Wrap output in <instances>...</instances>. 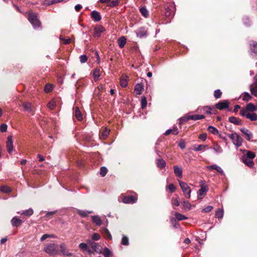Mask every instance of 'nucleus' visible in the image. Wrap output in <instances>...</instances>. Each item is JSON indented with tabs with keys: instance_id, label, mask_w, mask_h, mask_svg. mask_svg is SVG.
<instances>
[{
	"instance_id": "obj_1",
	"label": "nucleus",
	"mask_w": 257,
	"mask_h": 257,
	"mask_svg": "<svg viewBox=\"0 0 257 257\" xmlns=\"http://www.w3.org/2000/svg\"><path fill=\"white\" fill-rule=\"evenodd\" d=\"M256 110L257 106L252 103H249L245 107L241 109L239 113L241 116L246 117L251 121H254L257 119V115L253 113Z\"/></svg>"
},
{
	"instance_id": "obj_2",
	"label": "nucleus",
	"mask_w": 257,
	"mask_h": 257,
	"mask_svg": "<svg viewBox=\"0 0 257 257\" xmlns=\"http://www.w3.org/2000/svg\"><path fill=\"white\" fill-rule=\"evenodd\" d=\"M58 246L55 243H49L44 248V251L50 255L55 256L59 254Z\"/></svg>"
},
{
	"instance_id": "obj_3",
	"label": "nucleus",
	"mask_w": 257,
	"mask_h": 257,
	"mask_svg": "<svg viewBox=\"0 0 257 257\" xmlns=\"http://www.w3.org/2000/svg\"><path fill=\"white\" fill-rule=\"evenodd\" d=\"M179 185L186 198H190L191 197V190L187 183L181 180H178Z\"/></svg>"
},
{
	"instance_id": "obj_4",
	"label": "nucleus",
	"mask_w": 257,
	"mask_h": 257,
	"mask_svg": "<svg viewBox=\"0 0 257 257\" xmlns=\"http://www.w3.org/2000/svg\"><path fill=\"white\" fill-rule=\"evenodd\" d=\"M228 137L232 140L234 145L237 147L241 146L243 140L237 133L228 134Z\"/></svg>"
},
{
	"instance_id": "obj_5",
	"label": "nucleus",
	"mask_w": 257,
	"mask_h": 257,
	"mask_svg": "<svg viewBox=\"0 0 257 257\" xmlns=\"http://www.w3.org/2000/svg\"><path fill=\"white\" fill-rule=\"evenodd\" d=\"M29 21L35 29L40 26V22L38 20L37 16L35 13H31L29 14Z\"/></svg>"
},
{
	"instance_id": "obj_6",
	"label": "nucleus",
	"mask_w": 257,
	"mask_h": 257,
	"mask_svg": "<svg viewBox=\"0 0 257 257\" xmlns=\"http://www.w3.org/2000/svg\"><path fill=\"white\" fill-rule=\"evenodd\" d=\"M60 251L64 256H71L73 255V253L70 252L67 245L64 243H61L59 245Z\"/></svg>"
},
{
	"instance_id": "obj_7",
	"label": "nucleus",
	"mask_w": 257,
	"mask_h": 257,
	"mask_svg": "<svg viewBox=\"0 0 257 257\" xmlns=\"http://www.w3.org/2000/svg\"><path fill=\"white\" fill-rule=\"evenodd\" d=\"M137 198L133 196H121L118 198L119 202L122 201L124 203H134L137 201Z\"/></svg>"
},
{
	"instance_id": "obj_8",
	"label": "nucleus",
	"mask_w": 257,
	"mask_h": 257,
	"mask_svg": "<svg viewBox=\"0 0 257 257\" xmlns=\"http://www.w3.org/2000/svg\"><path fill=\"white\" fill-rule=\"evenodd\" d=\"M205 169L208 171H212L214 170L217 172L219 173L221 175H224V172L222 168L216 164H213L210 166H206Z\"/></svg>"
},
{
	"instance_id": "obj_9",
	"label": "nucleus",
	"mask_w": 257,
	"mask_h": 257,
	"mask_svg": "<svg viewBox=\"0 0 257 257\" xmlns=\"http://www.w3.org/2000/svg\"><path fill=\"white\" fill-rule=\"evenodd\" d=\"M205 117L204 115H198V114H195V115H188L186 116V117H182L180 118V120H184L185 121L192 119L194 120H197L203 119Z\"/></svg>"
},
{
	"instance_id": "obj_10",
	"label": "nucleus",
	"mask_w": 257,
	"mask_h": 257,
	"mask_svg": "<svg viewBox=\"0 0 257 257\" xmlns=\"http://www.w3.org/2000/svg\"><path fill=\"white\" fill-rule=\"evenodd\" d=\"M7 149L9 154H11L14 149L13 139L11 136L8 137L7 141L6 143Z\"/></svg>"
},
{
	"instance_id": "obj_11",
	"label": "nucleus",
	"mask_w": 257,
	"mask_h": 257,
	"mask_svg": "<svg viewBox=\"0 0 257 257\" xmlns=\"http://www.w3.org/2000/svg\"><path fill=\"white\" fill-rule=\"evenodd\" d=\"M93 36L94 37H100L101 34L104 31V28L101 25H96L94 28Z\"/></svg>"
},
{
	"instance_id": "obj_12",
	"label": "nucleus",
	"mask_w": 257,
	"mask_h": 257,
	"mask_svg": "<svg viewBox=\"0 0 257 257\" xmlns=\"http://www.w3.org/2000/svg\"><path fill=\"white\" fill-rule=\"evenodd\" d=\"M228 105L229 102L227 100H225L217 103L215 105V107L219 110H222L227 108L228 107Z\"/></svg>"
},
{
	"instance_id": "obj_13",
	"label": "nucleus",
	"mask_w": 257,
	"mask_h": 257,
	"mask_svg": "<svg viewBox=\"0 0 257 257\" xmlns=\"http://www.w3.org/2000/svg\"><path fill=\"white\" fill-rule=\"evenodd\" d=\"M249 53L251 55L257 53V42L251 41L249 43Z\"/></svg>"
},
{
	"instance_id": "obj_14",
	"label": "nucleus",
	"mask_w": 257,
	"mask_h": 257,
	"mask_svg": "<svg viewBox=\"0 0 257 257\" xmlns=\"http://www.w3.org/2000/svg\"><path fill=\"white\" fill-rule=\"evenodd\" d=\"M240 131L245 136L247 140L249 141L252 137V134L248 129L243 127L241 128Z\"/></svg>"
},
{
	"instance_id": "obj_15",
	"label": "nucleus",
	"mask_w": 257,
	"mask_h": 257,
	"mask_svg": "<svg viewBox=\"0 0 257 257\" xmlns=\"http://www.w3.org/2000/svg\"><path fill=\"white\" fill-rule=\"evenodd\" d=\"M68 0H45L43 2V5L45 6H50L56 3L61 2H67Z\"/></svg>"
},
{
	"instance_id": "obj_16",
	"label": "nucleus",
	"mask_w": 257,
	"mask_h": 257,
	"mask_svg": "<svg viewBox=\"0 0 257 257\" xmlns=\"http://www.w3.org/2000/svg\"><path fill=\"white\" fill-rule=\"evenodd\" d=\"M91 16L95 22H99L101 19L100 13L96 11L91 12Z\"/></svg>"
},
{
	"instance_id": "obj_17",
	"label": "nucleus",
	"mask_w": 257,
	"mask_h": 257,
	"mask_svg": "<svg viewBox=\"0 0 257 257\" xmlns=\"http://www.w3.org/2000/svg\"><path fill=\"white\" fill-rule=\"evenodd\" d=\"M143 89V85L140 83H137L135 86L134 92L136 94L140 95L142 93Z\"/></svg>"
},
{
	"instance_id": "obj_18",
	"label": "nucleus",
	"mask_w": 257,
	"mask_h": 257,
	"mask_svg": "<svg viewBox=\"0 0 257 257\" xmlns=\"http://www.w3.org/2000/svg\"><path fill=\"white\" fill-rule=\"evenodd\" d=\"M147 31L144 28H140L138 30L137 32V37L141 38L144 37H146L147 36Z\"/></svg>"
},
{
	"instance_id": "obj_19",
	"label": "nucleus",
	"mask_w": 257,
	"mask_h": 257,
	"mask_svg": "<svg viewBox=\"0 0 257 257\" xmlns=\"http://www.w3.org/2000/svg\"><path fill=\"white\" fill-rule=\"evenodd\" d=\"M22 222V220L17 217H14L11 220V223L13 226L18 227L19 226Z\"/></svg>"
},
{
	"instance_id": "obj_20",
	"label": "nucleus",
	"mask_w": 257,
	"mask_h": 257,
	"mask_svg": "<svg viewBox=\"0 0 257 257\" xmlns=\"http://www.w3.org/2000/svg\"><path fill=\"white\" fill-rule=\"evenodd\" d=\"M22 105L26 111L32 112L33 111V107L31 103L29 102H24Z\"/></svg>"
},
{
	"instance_id": "obj_21",
	"label": "nucleus",
	"mask_w": 257,
	"mask_h": 257,
	"mask_svg": "<svg viewBox=\"0 0 257 257\" xmlns=\"http://www.w3.org/2000/svg\"><path fill=\"white\" fill-rule=\"evenodd\" d=\"M174 173L177 177L181 178L182 177V169L181 168L177 166H174Z\"/></svg>"
},
{
	"instance_id": "obj_22",
	"label": "nucleus",
	"mask_w": 257,
	"mask_h": 257,
	"mask_svg": "<svg viewBox=\"0 0 257 257\" xmlns=\"http://www.w3.org/2000/svg\"><path fill=\"white\" fill-rule=\"evenodd\" d=\"M241 97L242 100L246 102L249 101L252 99V96L247 92H243L241 95Z\"/></svg>"
},
{
	"instance_id": "obj_23",
	"label": "nucleus",
	"mask_w": 257,
	"mask_h": 257,
	"mask_svg": "<svg viewBox=\"0 0 257 257\" xmlns=\"http://www.w3.org/2000/svg\"><path fill=\"white\" fill-rule=\"evenodd\" d=\"M120 84L121 87H125L127 85V76L126 75L122 76L120 78Z\"/></svg>"
},
{
	"instance_id": "obj_24",
	"label": "nucleus",
	"mask_w": 257,
	"mask_h": 257,
	"mask_svg": "<svg viewBox=\"0 0 257 257\" xmlns=\"http://www.w3.org/2000/svg\"><path fill=\"white\" fill-rule=\"evenodd\" d=\"M92 220L93 222L97 226H100L102 223V220L99 216H92Z\"/></svg>"
},
{
	"instance_id": "obj_25",
	"label": "nucleus",
	"mask_w": 257,
	"mask_h": 257,
	"mask_svg": "<svg viewBox=\"0 0 257 257\" xmlns=\"http://www.w3.org/2000/svg\"><path fill=\"white\" fill-rule=\"evenodd\" d=\"M89 244H90L91 247L96 252H99L100 251V246L96 242H92L90 240L88 241Z\"/></svg>"
},
{
	"instance_id": "obj_26",
	"label": "nucleus",
	"mask_w": 257,
	"mask_h": 257,
	"mask_svg": "<svg viewBox=\"0 0 257 257\" xmlns=\"http://www.w3.org/2000/svg\"><path fill=\"white\" fill-rule=\"evenodd\" d=\"M75 116L77 119L79 121L82 120V115L78 107H76L75 110Z\"/></svg>"
},
{
	"instance_id": "obj_27",
	"label": "nucleus",
	"mask_w": 257,
	"mask_h": 257,
	"mask_svg": "<svg viewBox=\"0 0 257 257\" xmlns=\"http://www.w3.org/2000/svg\"><path fill=\"white\" fill-rule=\"evenodd\" d=\"M208 190V188L206 186H201V188L198 191V196H202Z\"/></svg>"
},
{
	"instance_id": "obj_28",
	"label": "nucleus",
	"mask_w": 257,
	"mask_h": 257,
	"mask_svg": "<svg viewBox=\"0 0 257 257\" xmlns=\"http://www.w3.org/2000/svg\"><path fill=\"white\" fill-rule=\"evenodd\" d=\"M243 162L248 167H252L253 165V162L250 159L247 158V157H243Z\"/></svg>"
},
{
	"instance_id": "obj_29",
	"label": "nucleus",
	"mask_w": 257,
	"mask_h": 257,
	"mask_svg": "<svg viewBox=\"0 0 257 257\" xmlns=\"http://www.w3.org/2000/svg\"><path fill=\"white\" fill-rule=\"evenodd\" d=\"M251 93L254 96H257V85L251 84L249 87Z\"/></svg>"
},
{
	"instance_id": "obj_30",
	"label": "nucleus",
	"mask_w": 257,
	"mask_h": 257,
	"mask_svg": "<svg viewBox=\"0 0 257 257\" xmlns=\"http://www.w3.org/2000/svg\"><path fill=\"white\" fill-rule=\"evenodd\" d=\"M156 163H157L158 167L161 169L164 168L166 166L165 161L163 159H159L157 160Z\"/></svg>"
},
{
	"instance_id": "obj_31",
	"label": "nucleus",
	"mask_w": 257,
	"mask_h": 257,
	"mask_svg": "<svg viewBox=\"0 0 257 257\" xmlns=\"http://www.w3.org/2000/svg\"><path fill=\"white\" fill-rule=\"evenodd\" d=\"M170 134H173V135H176L178 134V128L177 127H175L172 129H169L166 131L165 133V135H168Z\"/></svg>"
},
{
	"instance_id": "obj_32",
	"label": "nucleus",
	"mask_w": 257,
	"mask_h": 257,
	"mask_svg": "<svg viewBox=\"0 0 257 257\" xmlns=\"http://www.w3.org/2000/svg\"><path fill=\"white\" fill-rule=\"evenodd\" d=\"M118 46L120 48H123L126 44V39L124 37H121L118 40Z\"/></svg>"
},
{
	"instance_id": "obj_33",
	"label": "nucleus",
	"mask_w": 257,
	"mask_h": 257,
	"mask_svg": "<svg viewBox=\"0 0 257 257\" xmlns=\"http://www.w3.org/2000/svg\"><path fill=\"white\" fill-rule=\"evenodd\" d=\"M229 120L230 122L235 124L239 125L241 124V121L238 118L234 116L229 117Z\"/></svg>"
},
{
	"instance_id": "obj_34",
	"label": "nucleus",
	"mask_w": 257,
	"mask_h": 257,
	"mask_svg": "<svg viewBox=\"0 0 257 257\" xmlns=\"http://www.w3.org/2000/svg\"><path fill=\"white\" fill-rule=\"evenodd\" d=\"M57 101L56 99H52L48 103V107L51 110H53L55 108L56 105Z\"/></svg>"
},
{
	"instance_id": "obj_35",
	"label": "nucleus",
	"mask_w": 257,
	"mask_h": 257,
	"mask_svg": "<svg viewBox=\"0 0 257 257\" xmlns=\"http://www.w3.org/2000/svg\"><path fill=\"white\" fill-rule=\"evenodd\" d=\"M223 214L224 211L222 208L218 209L215 212V216L218 218H222Z\"/></svg>"
},
{
	"instance_id": "obj_36",
	"label": "nucleus",
	"mask_w": 257,
	"mask_h": 257,
	"mask_svg": "<svg viewBox=\"0 0 257 257\" xmlns=\"http://www.w3.org/2000/svg\"><path fill=\"white\" fill-rule=\"evenodd\" d=\"M33 210L32 208H29L28 210L23 211L21 213V214L25 216H31L33 214Z\"/></svg>"
},
{
	"instance_id": "obj_37",
	"label": "nucleus",
	"mask_w": 257,
	"mask_h": 257,
	"mask_svg": "<svg viewBox=\"0 0 257 257\" xmlns=\"http://www.w3.org/2000/svg\"><path fill=\"white\" fill-rule=\"evenodd\" d=\"M175 216L176 218L177 219V220L179 221L185 220V219H187V217H186L184 215H183L181 213H178V212H176L175 213Z\"/></svg>"
},
{
	"instance_id": "obj_38",
	"label": "nucleus",
	"mask_w": 257,
	"mask_h": 257,
	"mask_svg": "<svg viewBox=\"0 0 257 257\" xmlns=\"http://www.w3.org/2000/svg\"><path fill=\"white\" fill-rule=\"evenodd\" d=\"M207 130L210 133H212L213 135H217L218 134V131L216 128L212 126H209L208 127Z\"/></svg>"
},
{
	"instance_id": "obj_39",
	"label": "nucleus",
	"mask_w": 257,
	"mask_h": 257,
	"mask_svg": "<svg viewBox=\"0 0 257 257\" xmlns=\"http://www.w3.org/2000/svg\"><path fill=\"white\" fill-rule=\"evenodd\" d=\"M140 11L143 16L147 18L149 16V12L145 7H142Z\"/></svg>"
},
{
	"instance_id": "obj_40",
	"label": "nucleus",
	"mask_w": 257,
	"mask_h": 257,
	"mask_svg": "<svg viewBox=\"0 0 257 257\" xmlns=\"http://www.w3.org/2000/svg\"><path fill=\"white\" fill-rule=\"evenodd\" d=\"M110 130L105 128L101 133V137L104 139L106 138L109 134Z\"/></svg>"
},
{
	"instance_id": "obj_41",
	"label": "nucleus",
	"mask_w": 257,
	"mask_h": 257,
	"mask_svg": "<svg viewBox=\"0 0 257 257\" xmlns=\"http://www.w3.org/2000/svg\"><path fill=\"white\" fill-rule=\"evenodd\" d=\"M206 147V145H196L193 148V150L196 152L199 151L205 148Z\"/></svg>"
},
{
	"instance_id": "obj_42",
	"label": "nucleus",
	"mask_w": 257,
	"mask_h": 257,
	"mask_svg": "<svg viewBox=\"0 0 257 257\" xmlns=\"http://www.w3.org/2000/svg\"><path fill=\"white\" fill-rule=\"evenodd\" d=\"M53 85L50 83H47L46 84L44 90L46 93H49L52 90Z\"/></svg>"
},
{
	"instance_id": "obj_43",
	"label": "nucleus",
	"mask_w": 257,
	"mask_h": 257,
	"mask_svg": "<svg viewBox=\"0 0 257 257\" xmlns=\"http://www.w3.org/2000/svg\"><path fill=\"white\" fill-rule=\"evenodd\" d=\"M104 257H110L111 255V251L107 247H105L103 252Z\"/></svg>"
},
{
	"instance_id": "obj_44",
	"label": "nucleus",
	"mask_w": 257,
	"mask_h": 257,
	"mask_svg": "<svg viewBox=\"0 0 257 257\" xmlns=\"http://www.w3.org/2000/svg\"><path fill=\"white\" fill-rule=\"evenodd\" d=\"M1 190L2 192L6 193L11 192V189L7 186H3L1 187Z\"/></svg>"
},
{
	"instance_id": "obj_45",
	"label": "nucleus",
	"mask_w": 257,
	"mask_h": 257,
	"mask_svg": "<svg viewBox=\"0 0 257 257\" xmlns=\"http://www.w3.org/2000/svg\"><path fill=\"white\" fill-rule=\"evenodd\" d=\"M100 76V71L99 69H95L93 72V77L95 81L98 80Z\"/></svg>"
},
{
	"instance_id": "obj_46",
	"label": "nucleus",
	"mask_w": 257,
	"mask_h": 257,
	"mask_svg": "<svg viewBox=\"0 0 257 257\" xmlns=\"http://www.w3.org/2000/svg\"><path fill=\"white\" fill-rule=\"evenodd\" d=\"M121 244L124 245H128L129 244L128 238L127 236L123 235L121 239Z\"/></svg>"
},
{
	"instance_id": "obj_47",
	"label": "nucleus",
	"mask_w": 257,
	"mask_h": 257,
	"mask_svg": "<svg viewBox=\"0 0 257 257\" xmlns=\"http://www.w3.org/2000/svg\"><path fill=\"white\" fill-rule=\"evenodd\" d=\"M213 149L217 153H221L222 152V148L217 144L214 145Z\"/></svg>"
},
{
	"instance_id": "obj_48",
	"label": "nucleus",
	"mask_w": 257,
	"mask_h": 257,
	"mask_svg": "<svg viewBox=\"0 0 257 257\" xmlns=\"http://www.w3.org/2000/svg\"><path fill=\"white\" fill-rule=\"evenodd\" d=\"M243 157H247V158L252 160L255 157V154L252 152L247 151L246 155Z\"/></svg>"
},
{
	"instance_id": "obj_49",
	"label": "nucleus",
	"mask_w": 257,
	"mask_h": 257,
	"mask_svg": "<svg viewBox=\"0 0 257 257\" xmlns=\"http://www.w3.org/2000/svg\"><path fill=\"white\" fill-rule=\"evenodd\" d=\"M178 198H179V197H177V198H173L172 199L171 203H172V204L173 205L176 206H179L180 203H179V202Z\"/></svg>"
},
{
	"instance_id": "obj_50",
	"label": "nucleus",
	"mask_w": 257,
	"mask_h": 257,
	"mask_svg": "<svg viewBox=\"0 0 257 257\" xmlns=\"http://www.w3.org/2000/svg\"><path fill=\"white\" fill-rule=\"evenodd\" d=\"M102 229L103 230V233L105 234L106 236L109 239H111L112 236L109 230L106 228H103Z\"/></svg>"
},
{
	"instance_id": "obj_51",
	"label": "nucleus",
	"mask_w": 257,
	"mask_h": 257,
	"mask_svg": "<svg viewBox=\"0 0 257 257\" xmlns=\"http://www.w3.org/2000/svg\"><path fill=\"white\" fill-rule=\"evenodd\" d=\"M107 172V169L105 167H102L100 168V174L101 176L104 177L106 175Z\"/></svg>"
},
{
	"instance_id": "obj_52",
	"label": "nucleus",
	"mask_w": 257,
	"mask_h": 257,
	"mask_svg": "<svg viewBox=\"0 0 257 257\" xmlns=\"http://www.w3.org/2000/svg\"><path fill=\"white\" fill-rule=\"evenodd\" d=\"M167 188L170 191V192L173 193L176 190V187L173 184H170L167 187Z\"/></svg>"
},
{
	"instance_id": "obj_53",
	"label": "nucleus",
	"mask_w": 257,
	"mask_h": 257,
	"mask_svg": "<svg viewBox=\"0 0 257 257\" xmlns=\"http://www.w3.org/2000/svg\"><path fill=\"white\" fill-rule=\"evenodd\" d=\"M79 247L80 249H81L83 251H85L86 249H88V245L85 243H81L79 245Z\"/></svg>"
},
{
	"instance_id": "obj_54",
	"label": "nucleus",
	"mask_w": 257,
	"mask_h": 257,
	"mask_svg": "<svg viewBox=\"0 0 257 257\" xmlns=\"http://www.w3.org/2000/svg\"><path fill=\"white\" fill-rule=\"evenodd\" d=\"M222 94L221 91L219 89H217L214 91V96L216 98H219L221 97Z\"/></svg>"
},
{
	"instance_id": "obj_55",
	"label": "nucleus",
	"mask_w": 257,
	"mask_h": 257,
	"mask_svg": "<svg viewBox=\"0 0 257 257\" xmlns=\"http://www.w3.org/2000/svg\"><path fill=\"white\" fill-rule=\"evenodd\" d=\"M147 104V99L145 97H143L141 100V105L142 108H144L146 107Z\"/></svg>"
},
{
	"instance_id": "obj_56",
	"label": "nucleus",
	"mask_w": 257,
	"mask_h": 257,
	"mask_svg": "<svg viewBox=\"0 0 257 257\" xmlns=\"http://www.w3.org/2000/svg\"><path fill=\"white\" fill-rule=\"evenodd\" d=\"M213 108V106L212 107H208V106H205L203 108V109L204 111V112L205 113H206L207 114H211V110H212Z\"/></svg>"
},
{
	"instance_id": "obj_57",
	"label": "nucleus",
	"mask_w": 257,
	"mask_h": 257,
	"mask_svg": "<svg viewBox=\"0 0 257 257\" xmlns=\"http://www.w3.org/2000/svg\"><path fill=\"white\" fill-rule=\"evenodd\" d=\"M77 212L80 216H81L83 217H85L87 216V212L84 210H78Z\"/></svg>"
},
{
	"instance_id": "obj_58",
	"label": "nucleus",
	"mask_w": 257,
	"mask_h": 257,
	"mask_svg": "<svg viewBox=\"0 0 257 257\" xmlns=\"http://www.w3.org/2000/svg\"><path fill=\"white\" fill-rule=\"evenodd\" d=\"M80 61L81 63H84L86 62L87 60V57L85 55H81L79 57Z\"/></svg>"
},
{
	"instance_id": "obj_59",
	"label": "nucleus",
	"mask_w": 257,
	"mask_h": 257,
	"mask_svg": "<svg viewBox=\"0 0 257 257\" xmlns=\"http://www.w3.org/2000/svg\"><path fill=\"white\" fill-rule=\"evenodd\" d=\"M183 203V206L185 208L188 209V210L191 209L192 205L189 202L184 201Z\"/></svg>"
},
{
	"instance_id": "obj_60",
	"label": "nucleus",
	"mask_w": 257,
	"mask_h": 257,
	"mask_svg": "<svg viewBox=\"0 0 257 257\" xmlns=\"http://www.w3.org/2000/svg\"><path fill=\"white\" fill-rule=\"evenodd\" d=\"M7 130V125L3 123L0 126V131L2 133L6 132Z\"/></svg>"
},
{
	"instance_id": "obj_61",
	"label": "nucleus",
	"mask_w": 257,
	"mask_h": 257,
	"mask_svg": "<svg viewBox=\"0 0 257 257\" xmlns=\"http://www.w3.org/2000/svg\"><path fill=\"white\" fill-rule=\"evenodd\" d=\"M92 238L94 240H98L100 238V236L98 233H94L92 236Z\"/></svg>"
},
{
	"instance_id": "obj_62",
	"label": "nucleus",
	"mask_w": 257,
	"mask_h": 257,
	"mask_svg": "<svg viewBox=\"0 0 257 257\" xmlns=\"http://www.w3.org/2000/svg\"><path fill=\"white\" fill-rule=\"evenodd\" d=\"M212 209L213 207L212 206H208L203 209L202 212L208 213L210 212Z\"/></svg>"
},
{
	"instance_id": "obj_63",
	"label": "nucleus",
	"mask_w": 257,
	"mask_h": 257,
	"mask_svg": "<svg viewBox=\"0 0 257 257\" xmlns=\"http://www.w3.org/2000/svg\"><path fill=\"white\" fill-rule=\"evenodd\" d=\"M199 138L200 140H202V141H205V140H206V139H207V135H206V134H200V135H199Z\"/></svg>"
},
{
	"instance_id": "obj_64",
	"label": "nucleus",
	"mask_w": 257,
	"mask_h": 257,
	"mask_svg": "<svg viewBox=\"0 0 257 257\" xmlns=\"http://www.w3.org/2000/svg\"><path fill=\"white\" fill-rule=\"evenodd\" d=\"M118 4V2L117 1H113L110 2L109 4V6L113 7L116 6Z\"/></svg>"
}]
</instances>
